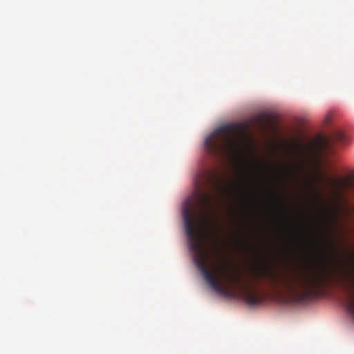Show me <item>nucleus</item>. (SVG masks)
I'll return each mask as SVG.
<instances>
[{
	"instance_id": "1",
	"label": "nucleus",
	"mask_w": 354,
	"mask_h": 354,
	"mask_svg": "<svg viewBox=\"0 0 354 354\" xmlns=\"http://www.w3.org/2000/svg\"><path fill=\"white\" fill-rule=\"evenodd\" d=\"M185 233L189 240V248L194 253V260L198 269L202 272L208 284L217 292L223 293L227 286L239 287L243 300L250 306H256L263 301V295L256 288L241 285L239 277L230 272L227 264L220 261L215 266L221 279L216 272L209 268V253L205 248L199 231L201 216L190 203L186 204L183 210Z\"/></svg>"
},
{
	"instance_id": "2",
	"label": "nucleus",
	"mask_w": 354,
	"mask_h": 354,
	"mask_svg": "<svg viewBox=\"0 0 354 354\" xmlns=\"http://www.w3.org/2000/svg\"><path fill=\"white\" fill-rule=\"evenodd\" d=\"M253 277L259 282L266 279L268 284L276 289L283 287L288 291L297 294L301 299H308L317 295L319 290L331 285L334 281L341 285L348 294L347 310L354 317V267L350 270H342L334 275L324 267L311 269L299 275L291 277H279L267 266L256 268Z\"/></svg>"
},
{
	"instance_id": "3",
	"label": "nucleus",
	"mask_w": 354,
	"mask_h": 354,
	"mask_svg": "<svg viewBox=\"0 0 354 354\" xmlns=\"http://www.w3.org/2000/svg\"><path fill=\"white\" fill-rule=\"evenodd\" d=\"M234 124H225L217 128L205 141L207 151L216 158L237 160L255 169L261 167L259 162L250 163L243 154V143Z\"/></svg>"
},
{
	"instance_id": "4",
	"label": "nucleus",
	"mask_w": 354,
	"mask_h": 354,
	"mask_svg": "<svg viewBox=\"0 0 354 354\" xmlns=\"http://www.w3.org/2000/svg\"><path fill=\"white\" fill-rule=\"evenodd\" d=\"M344 140V135L343 133L337 131L333 135L328 138H322L321 139V145L323 150L328 154L333 153V147L335 144L342 143Z\"/></svg>"
},
{
	"instance_id": "5",
	"label": "nucleus",
	"mask_w": 354,
	"mask_h": 354,
	"mask_svg": "<svg viewBox=\"0 0 354 354\" xmlns=\"http://www.w3.org/2000/svg\"><path fill=\"white\" fill-rule=\"evenodd\" d=\"M201 178L197 182L198 188L202 189V187L205 184H211L214 187H218V178L216 174L212 171H205L201 174Z\"/></svg>"
},
{
	"instance_id": "6",
	"label": "nucleus",
	"mask_w": 354,
	"mask_h": 354,
	"mask_svg": "<svg viewBox=\"0 0 354 354\" xmlns=\"http://www.w3.org/2000/svg\"><path fill=\"white\" fill-rule=\"evenodd\" d=\"M330 180L333 185L339 190L354 189V176Z\"/></svg>"
},
{
	"instance_id": "7",
	"label": "nucleus",
	"mask_w": 354,
	"mask_h": 354,
	"mask_svg": "<svg viewBox=\"0 0 354 354\" xmlns=\"http://www.w3.org/2000/svg\"><path fill=\"white\" fill-rule=\"evenodd\" d=\"M202 193L200 194L198 201L200 205L202 206L203 208V213L201 215V217L204 216L205 212L207 209L208 206L212 203V197L209 194L204 193L203 191H201Z\"/></svg>"
},
{
	"instance_id": "8",
	"label": "nucleus",
	"mask_w": 354,
	"mask_h": 354,
	"mask_svg": "<svg viewBox=\"0 0 354 354\" xmlns=\"http://www.w3.org/2000/svg\"><path fill=\"white\" fill-rule=\"evenodd\" d=\"M336 218L333 214L330 213L326 209H323V228L325 232L330 225L332 222H335Z\"/></svg>"
},
{
	"instance_id": "9",
	"label": "nucleus",
	"mask_w": 354,
	"mask_h": 354,
	"mask_svg": "<svg viewBox=\"0 0 354 354\" xmlns=\"http://www.w3.org/2000/svg\"><path fill=\"white\" fill-rule=\"evenodd\" d=\"M237 187H238L240 190H241V191L244 193V194H245V195H247V196L250 195V188H249V187H248V183L244 182V183H243L238 184V185H237Z\"/></svg>"
},
{
	"instance_id": "10",
	"label": "nucleus",
	"mask_w": 354,
	"mask_h": 354,
	"mask_svg": "<svg viewBox=\"0 0 354 354\" xmlns=\"http://www.w3.org/2000/svg\"><path fill=\"white\" fill-rule=\"evenodd\" d=\"M281 169L283 170V174L285 175V176L290 177L292 175V171H291V169L290 168V167L283 166Z\"/></svg>"
},
{
	"instance_id": "11",
	"label": "nucleus",
	"mask_w": 354,
	"mask_h": 354,
	"mask_svg": "<svg viewBox=\"0 0 354 354\" xmlns=\"http://www.w3.org/2000/svg\"><path fill=\"white\" fill-rule=\"evenodd\" d=\"M277 198H278V199L279 201L281 207L283 209L284 208V199H283V198H282V197H281V196H279L278 195H277Z\"/></svg>"
},
{
	"instance_id": "12",
	"label": "nucleus",
	"mask_w": 354,
	"mask_h": 354,
	"mask_svg": "<svg viewBox=\"0 0 354 354\" xmlns=\"http://www.w3.org/2000/svg\"><path fill=\"white\" fill-rule=\"evenodd\" d=\"M327 243L328 244V245L330 246V248L334 250L335 249V246L334 245L333 243H332L330 241L328 240L327 239Z\"/></svg>"
},
{
	"instance_id": "13",
	"label": "nucleus",
	"mask_w": 354,
	"mask_h": 354,
	"mask_svg": "<svg viewBox=\"0 0 354 354\" xmlns=\"http://www.w3.org/2000/svg\"><path fill=\"white\" fill-rule=\"evenodd\" d=\"M220 249H216V253H220Z\"/></svg>"
}]
</instances>
